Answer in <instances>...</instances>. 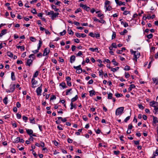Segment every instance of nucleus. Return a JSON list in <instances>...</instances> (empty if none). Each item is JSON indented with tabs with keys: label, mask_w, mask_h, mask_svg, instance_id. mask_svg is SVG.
Segmentation results:
<instances>
[{
	"label": "nucleus",
	"mask_w": 158,
	"mask_h": 158,
	"mask_svg": "<svg viewBox=\"0 0 158 158\" xmlns=\"http://www.w3.org/2000/svg\"><path fill=\"white\" fill-rule=\"evenodd\" d=\"M124 107H121L117 108L115 111V114L116 115H121L123 112Z\"/></svg>",
	"instance_id": "obj_1"
},
{
	"label": "nucleus",
	"mask_w": 158,
	"mask_h": 158,
	"mask_svg": "<svg viewBox=\"0 0 158 158\" xmlns=\"http://www.w3.org/2000/svg\"><path fill=\"white\" fill-rule=\"evenodd\" d=\"M140 56V54L138 51L135 52L134 54V58L133 59L135 60L136 61H137V59Z\"/></svg>",
	"instance_id": "obj_2"
},
{
	"label": "nucleus",
	"mask_w": 158,
	"mask_h": 158,
	"mask_svg": "<svg viewBox=\"0 0 158 158\" xmlns=\"http://www.w3.org/2000/svg\"><path fill=\"white\" fill-rule=\"evenodd\" d=\"M42 84L41 85L38 87L36 89V92L37 93V94L38 96H40L41 95V93L42 92Z\"/></svg>",
	"instance_id": "obj_3"
},
{
	"label": "nucleus",
	"mask_w": 158,
	"mask_h": 158,
	"mask_svg": "<svg viewBox=\"0 0 158 158\" xmlns=\"http://www.w3.org/2000/svg\"><path fill=\"white\" fill-rule=\"evenodd\" d=\"M10 87L9 90H6V91L7 93L13 92L15 89V84H13L12 86L10 85Z\"/></svg>",
	"instance_id": "obj_4"
},
{
	"label": "nucleus",
	"mask_w": 158,
	"mask_h": 158,
	"mask_svg": "<svg viewBox=\"0 0 158 158\" xmlns=\"http://www.w3.org/2000/svg\"><path fill=\"white\" fill-rule=\"evenodd\" d=\"M80 6L82 7L83 9L87 11H89L90 10V8L87 6L86 5L82 4H80Z\"/></svg>",
	"instance_id": "obj_5"
},
{
	"label": "nucleus",
	"mask_w": 158,
	"mask_h": 158,
	"mask_svg": "<svg viewBox=\"0 0 158 158\" xmlns=\"http://www.w3.org/2000/svg\"><path fill=\"white\" fill-rule=\"evenodd\" d=\"M32 60L31 59H28L27 60V62L26 63V65L27 66H30L32 64Z\"/></svg>",
	"instance_id": "obj_6"
},
{
	"label": "nucleus",
	"mask_w": 158,
	"mask_h": 158,
	"mask_svg": "<svg viewBox=\"0 0 158 158\" xmlns=\"http://www.w3.org/2000/svg\"><path fill=\"white\" fill-rule=\"evenodd\" d=\"M31 82L32 85V87L33 88H35L36 86H34V85H35L37 83V81L35 80L34 78H32L31 80Z\"/></svg>",
	"instance_id": "obj_7"
},
{
	"label": "nucleus",
	"mask_w": 158,
	"mask_h": 158,
	"mask_svg": "<svg viewBox=\"0 0 158 158\" xmlns=\"http://www.w3.org/2000/svg\"><path fill=\"white\" fill-rule=\"evenodd\" d=\"M155 104H156L157 105H158V102L154 101H152L150 102V106H151L155 107V108L156 107V106L155 105Z\"/></svg>",
	"instance_id": "obj_8"
},
{
	"label": "nucleus",
	"mask_w": 158,
	"mask_h": 158,
	"mask_svg": "<svg viewBox=\"0 0 158 158\" xmlns=\"http://www.w3.org/2000/svg\"><path fill=\"white\" fill-rule=\"evenodd\" d=\"M50 52L49 50L47 48H45L44 52L43 55L44 56L47 55Z\"/></svg>",
	"instance_id": "obj_9"
},
{
	"label": "nucleus",
	"mask_w": 158,
	"mask_h": 158,
	"mask_svg": "<svg viewBox=\"0 0 158 158\" xmlns=\"http://www.w3.org/2000/svg\"><path fill=\"white\" fill-rule=\"evenodd\" d=\"M59 15V13H54L53 12V14L51 16V19H52L53 20L54 19L57 17L58 16V15Z\"/></svg>",
	"instance_id": "obj_10"
},
{
	"label": "nucleus",
	"mask_w": 158,
	"mask_h": 158,
	"mask_svg": "<svg viewBox=\"0 0 158 158\" xmlns=\"http://www.w3.org/2000/svg\"><path fill=\"white\" fill-rule=\"evenodd\" d=\"M26 132L27 134L29 135H31L33 133V131L31 129H26Z\"/></svg>",
	"instance_id": "obj_11"
},
{
	"label": "nucleus",
	"mask_w": 158,
	"mask_h": 158,
	"mask_svg": "<svg viewBox=\"0 0 158 158\" xmlns=\"http://www.w3.org/2000/svg\"><path fill=\"white\" fill-rule=\"evenodd\" d=\"M75 60V56L74 55H72L70 57V62L71 63H73Z\"/></svg>",
	"instance_id": "obj_12"
},
{
	"label": "nucleus",
	"mask_w": 158,
	"mask_h": 158,
	"mask_svg": "<svg viewBox=\"0 0 158 158\" xmlns=\"http://www.w3.org/2000/svg\"><path fill=\"white\" fill-rule=\"evenodd\" d=\"M89 50L93 52L95 51L97 52H99L98 51V49L97 48H89Z\"/></svg>",
	"instance_id": "obj_13"
},
{
	"label": "nucleus",
	"mask_w": 158,
	"mask_h": 158,
	"mask_svg": "<svg viewBox=\"0 0 158 158\" xmlns=\"http://www.w3.org/2000/svg\"><path fill=\"white\" fill-rule=\"evenodd\" d=\"M7 31L6 29H4L2 31L1 33H0V38L6 33Z\"/></svg>",
	"instance_id": "obj_14"
},
{
	"label": "nucleus",
	"mask_w": 158,
	"mask_h": 158,
	"mask_svg": "<svg viewBox=\"0 0 158 158\" xmlns=\"http://www.w3.org/2000/svg\"><path fill=\"white\" fill-rule=\"evenodd\" d=\"M158 123V120L156 117L153 116V123L156 124Z\"/></svg>",
	"instance_id": "obj_15"
},
{
	"label": "nucleus",
	"mask_w": 158,
	"mask_h": 158,
	"mask_svg": "<svg viewBox=\"0 0 158 158\" xmlns=\"http://www.w3.org/2000/svg\"><path fill=\"white\" fill-rule=\"evenodd\" d=\"M135 86L134 84H131L130 85V87L128 89L129 91H130L132 90V89H134L135 88Z\"/></svg>",
	"instance_id": "obj_16"
},
{
	"label": "nucleus",
	"mask_w": 158,
	"mask_h": 158,
	"mask_svg": "<svg viewBox=\"0 0 158 158\" xmlns=\"http://www.w3.org/2000/svg\"><path fill=\"white\" fill-rule=\"evenodd\" d=\"M11 79L12 81H15V73L13 72H12L11 73Z\"/></svg>",
	"instance_id": "obj_17"
},
{
	"label": "nucleus",
	"mask_w": 158,
	"mask_h": 158,
	"mask_svg": "<svg viewBox=\"0 0 158 158\" xmlns=\"http://www.w3.org/2000/svg\"><path fill=\"white\" fill-rule=\"evenodd\" d=\"M60 86L62 87L63 89L66 88L67 87V86L66 85L65 83L64 82H62L60 84Z\"/></svg>",
	"instance_id": "obj_18"
},
{
	"label": "nucleus",
	"mask_w": 158,
	"mask_h": 158,
	"mask_svg": "<svg viewBox=\"0 0 158 158\" xmlns=\"http://www.w3.org/2000/svg\"><path fill=\"white\" fill-rule=\"evenodd\" d=\"M51 7L54 9L55 11H60L58 9L56 8V6H55L54 5H52L51 6Z\"/></svg>",
	"instance_id": "obj_19"
},
{
	"label": "nucleus",
	"mask_w": 158,
	"mask_h": 158,
	"mask_svg": "<svg viewBox=\"0 0 158 158\" xmlns=\"http://www.w3.org/2000/svg\"><path fill=\"white\" fill-rule=\"evenodd\" d=\"M20 137H17L13 141V143H18L19 142Z\"/></svg>",
	"instance_id": "obj_20"
},
{
	"label": "nucleus",
	"mask_w": 158,
	"mask_h": 158,
	"mask_svg": "<svg viewBox=\"0 0 158 158\" xmlns=\"http://www.w3.org/2000/svg\"><path fill=\"white\" fill-rule=\"evenodd\" d=\"M89 95L90 96H92L96 94L95 92L93 90H91L89 91Z\"/></svg>",
	"instance_id": "obj_21"
},
{
	"label": "nucleus",
	"mask_w": 158,
	"mask_h": 158,
	"mask_svg": "<svg viewBox=\"0 0 158 158\" xmlns=\"http://www.w3.org/2000/svg\"><path fill=\"white\" fill-rule=\"evenodd\" d=\"M72 89L71 88L66 90V95H68L69 93H70V94H71L72 93L71 92V91H72Z\"/></svg>",
	"instance_id": "obj_22"
},
{
	"label": "nucleus",
	"mask_w": 158,
	"mask_h": 158,
	"mask_svg": "<svg viewBox=\"0 0 158 158\" xmlns=\"http://www.w3.org/2000/svg\"><path fill=\"white\" fill-rule=\"evenodd\" d=\"M78 98V97L77 95H76V96L72 98L71 99V102H73L75 101Z\"/></svg>",
	"instance_id": "obj_23"
},
{
	"label": "nucleus",
	"mask_w": 158,
	"mask_h": 158,
	"mask_svg": "<svg viewBox=\"0 0 158 158\" xmlns=\"http://www.w3.org/2000/svg\"><path fill=\"white\" fill-rule=\"evenodd\" d=\"M57 118L59 120L61 119V120L63 122H65L67 121V119H66V118H62L61 117H58Z\"/></svg>",
	"instance_id": "obj_24"
},
{
	"label": "nucleus",
	"mask_w": 158,
	"mask_h": 158,
	"mask_svg": "<svg viewBox=\"0 0 158 158\" xmlns=\"http://www.w3.org/2000/svg\"><path fill=\"white\" fill-rule=\"evenodd\" d=\"M121 24L122 25H123L124 27H125L128 26V24L126 22H121Z\"/></svg>",
	"instance_id": "obj_25"
},
{
	"label": "nucleus",
	"mask_w": 158,
	"mask_h": 158,
	"mask_svg": "<svg viewBox=\"0 0 158 158\" xmlns=\"http://www.w3.org/2000/svg\"><path fill=\"white\" fill-rule=\"evenodd\" d=\"M110 2L109 1H106L105 3V7H106L107 6L110 5Z\"/></svg>",
	"instance_id": "obj_26"
},
{
	"label": "nucleus",
	"mask_w": 158,
	"mask_h": 158,
	"mask_svg": "<svg viewBox=\"0 0 158 158\" xmlns=\"http://www.w3.org/2000/svg\"><path fill=\"white\" fill-rule=\"evenodd\" d=\"M152 80L154 83H156V85H158V79L156 78H153L152 79Z\"/></svg>",
	"instance_id": "obj_27"
},
{
	"label": "nucleus",
	"mask_w": 158,
	"mask_h": 158,
	"mask_svg": "<svg viewBox=\"0 0 158 158\" xmlns=\"http://www.w3.org/2000/svg\"><path fill=\"white\" fill-rule=\"evenodd\" d=\"M7 55L8 56H9L10 57L12 58L13 56V54L11 52H10L9 51H8L7 52Z\"/></svg>",
	"instance_id": "obj_28"
},
{
	"label": "nucleus",
	"mask_w": 158,
	"mask_h": 158,
	"mask_svg": "<svg viewBox=\"0 0 158 158\" xmlns=\"http://www.w3.org/2000/svg\"><path fill=\"white\" fill-rule=\"evenodd\" d=\"M105 7L106 8V11L107 10H110L112 9L111 6L110 5H109L106 6V7Z\"/></svg>",
	"instance_id": "obj_29"
},
{
	"label": "nucleus",
	"mask_w": 158,
	"mask_h": 158,
	"mask_svg": "<svg viewBox=\"0 0 158 158\" xmlns=\"http://www.w3.org/2000/svg\"><path fill=\"white\" fill-rule=\"evenodd\" d=\"M127 32V31L125 29H124L123 31L120 33V34L122 35H124L125 33Z\"/></svg>",
	"instance_id": "obj_30"
},
{
	"label": "nucleus",
	"mask_w": 158,
	"mask_h": 158,
	"mask_svg": "<svg viewBox=\"0 0 158 158\" xmlns=\"http://www.w3.org/2000/svg\"><path fill=\"white\" fill-rule=\"evenodd\" d=\"M119 69V67H117L116 68H111V70L113 72H114L116 71Z\"/></svg>",
	"instance_id": "obj_31"
},
{
	"label": "nucleus",
	"mask_w": 158,
	"mask_h": 158,
	"mask_svg": "<svg viewBox=\"0 0 158 158\" xmlns=\"http://www.w3.org/2000/svg\"><path fill=\"white\" fill-rule=\"evenodd\" d=\"M7 99L8 98L7 97H5L3 100V102L6 105L7 103Z\"/></svg>",
	"instance_id": "obj_32"
},
{
	"label": "nucleus",
	"mask_w": 158,
	"mask_h": 158,
	"mask_svg": "<svg viewBox=\"0 0 158 158\" xmlns=\"http://www.w3.org/2000/svg\"><path fill=\"white\" fill-rule=\"evenodd\" d=\"M112 62L113 63L114 65L115 66H118V63L116 61L115 59H113L112 60Z\"/></svg>",
	"instance_id": "obj_33"
},
{
	"label": "nucleus",
	"mask_w": 158,
	"mask_h": 158,
	"mask_svg": "<svg viewBox=\"0 0 158 158\" xmlns=\"http://www.w3.org/2000/svg\"><path fill=\"white\" fill-rule=\"evenodd\" d=\"M70 106H71V108L70 109L72 110L73 109V108H74L75 109H76V106L75 105H73V103L72 102H71L70 103Z\"/></svg>",
	"instance_id": "obj_34"
},
{
	"label": "nucleus",
	"mask_w": 158,
	"mask_h": 158,
	"mask_svg": "<svg viewBox=\"0 0 158 158\" xmlns=\"http://www.w3.org/2000/svg\"><path fill=\"white\" fill-rule=\"evenodd\" d=\"M30 40L32 42H35L36 40V39L33 37L31 36L30 37Z\"/></svg>",
	"instance_id": "obj_35"
},
{
	"label": "nucleus",
	"mask_w": 158,
	"mask_h": 158,
	"mask_svg": "<svg viewBox=\"0 0 158 158\" xmlns=\"http://www.w3.org/2000/svg\"><path fill=\"white\" fill-rule=\"evenodd\" d=\"M107 94H108V99H111L112 98V95L113 94L111 93H109V94L107 93Z\"/></svg>",
	"instance_id": "obj_36"
},
{
	"label": "nucleus",
	"mask_w": 158,
	"mask_h": 158,
	"mask_svg": "<svg viewBox=\"0 0 158 158\" xmlns=\"http://www.w3.org/2000/svg\"><path fill=\"white\" fill-rule=\"evenodd\" d=\"M28 119V118L27 117H26L24 115L23 116V119L25 122H26L27 121Z\"/></svg>",
	"instance_id": "obj_37"
},
{
	"label": "nucleus",
	"mask_w": 158,
	"mask_h": 158,
	"mask_svg": "<svg viewBox=\"0 0 158 158\" xmlns=\"http://www.w3.org/2000/svg\"><path fill=\"white\" fill-rule=\"evenodd\" d=\"M68 31L69 34V35H73L74 32L72 31V30L71 29H68Z\"/></svg>",
	"instance_id": "obj_38"
},
{
	"label": "nucleus",
	"mask_w": 158,
	"mask_h": 158,
	"mask_svg": "<svg viewBox=\"0 0 158 158\" xmlns=\"http://www.w3.org/2000/svg\"><path fill=\"white\" fill-rule=\"evenodd\" d=\"M39 74V72L37 71H36L35 73L33 78L36 77H37Z\"/></svg>",
	"instance_id": "obj_39"
},
{
	"label": "nucleus",
	"mask_w": 158,
	"mask_h": 158,
	"mask_svg": "<svg viewBox=\"0 0 158 158\" xmlns=\"http://www.w3.org/2000/svg\"><path fill=\"white\" fill-rule=\"evenodd\" d=\"M73 68L77 70L79 69H81V65H80L77 66H73Z\"/></svg>",
	"instance_id": "obj_40"
},
{
	"label": "nucleus",
	"mask_w": 158,
	"mask_h": 158,
	"mask_svg": "<svg viewBox=\"0 0 158 158\" xmlns=\"http://www.w3.org/2000/svg\"><path fill=\"white\" fill-rule=\"evenodd\" d=\"M98 17H100V19H102L104 17V15L101 13H98Z\"/></svg>",
	"instance_id": "obj_41"
},
{
	"label": "nucleus",
	"mask_w": 158,
	"mask_h": 158,
	"mask_svg": "<svg viewBox=\"0 0 158 158\" xmlns=\"http://www.w3.org/2000/svg\"><path fill=\"white\" fill-rule=\"evenodd\" d=\"M116 36V33L115 32L113 31V34L112 35V39L113 40L115 38Z\"/></svg>",
	"instance_id": "obj_42"
},
{
	"label": "nucleus",
	"mask_w": 158,
	"mask_h": 158,
	"mask_svg": "<svg viewBox=\"0 0 158 158\" xmlns=\"http://www.w3.org/2000/svg\"><path fill=\"white\" fill-rule=\"evenodd\" d=\"M66 33V31L65 30H64V31L61 32L60 33V35H64Z\"/></svg>",
	"instance_id": "obj_43"
},
{
	"label": "nucleus",
	"mask_w": 158,
	"mask_h": 158,
	"mask_svg": "<svg viewBox=\"0 0 158 158\" xmlns=\"http://www.w3.org/2000/svg\"><path fill=\"white\" fill-rule=\"evenodd\" d=\"M29 57L31 59V58L33 59H35V56L34 54H31L29 56Z\"/></svg>",
	"instance_id": "obj_44"
},
{
	"label": "nucleus",
	"mask_w": 158,
	"mask_h": 158,
	"mask_svg": "<svg viewBox=\"0 0 158 158\" xmlns=\"http://www.w3.org/2000/svg\"><path fill=\"white\" fill-rule=\"evenodd\" d=\"M124 69L125 70L128 71L130 69V67L129 66L126 65Z\"/></svg>",
	"instance_id": "obj_45"
},
{
	"label": "nucleus",
	"mask_w": 158,
	"mask_h": 158,
	"mask_svg": "<svg viewBox=\"0 0 158 158\" xmlns=\"http://www.w3.org/2000/svg\"><path fill=\"white\" fill-rule=\"evenodd\" d=\"M29 119L30 120V122L31 123H32L33 124H35V121L34 118H33L32 119L29 118Z\"/></svg>",
	"instance_id": "obj_46"
},
{
	"label": "nucleus",
	"mask_w": 158,
	"mask_h": 158,
	"mask_svg": "<svg viewBox=\"0 0 158 158\" xmlns=\"http://www.w3.org/2000/svg\"><path fill=\"white\" fill-rule=\"evenodd\" d=\"M153 36V35L152 34H150L148 35L147 36V37L149 39L152 38Z\"/></svg>",
	"instance_id": "obj_47"
},
{
	"label": "nucleus",
	"mask_w": 158,
	"mask_h": 158,
	"mask_svg": "<svg viewBox=\"0 0 158 158\" xmlns=\"http://www.w3.org/2000/svg\"><path fill=\"white\" fill-rule=\"evenodd\" d=\"M111 46L113 47V48H117V46L116 45V44L115 43H113L112 44Z\"/></svg>",
	"instance_id": "obj_48"
},
{
	"label": "nucleus",
	"mask_w": 158,
	"mask_h": 158,
	"mask_svg": "<svg viewBox=\"0 0 158 158\" xmlns=\"http://www.w3.org/2000/svg\"><path fill=\"white\" fill-rule=\"evenodd\" d=\"M118 5L119 6H121L122 5L125 6V2H122L121 1H119Z\"/></svg>",
	"instance_id": "obj_49"
},
{
	"label": "nucleus",
	"mask_w": 158,
	"mask_h": 158,
	"mask_svg": "<svg viewBox=\"0 0 158 158\" xmlns=\"http://www.w3.org/2000/svg\"><path fill=\"white\" fill-rule=\"evenodd\" d=\"M82 72V69H79L76 70V73H80Z\"/></svg>",
	"instance_id": "obj_50"
},
{
	"label": "nucleus",
	"mask_w": 158,
	"mask_h": 158,
	"mask_svg": "<svg viewBox=\"0 0 158 158\" xmlns=\"http://www.w3.org/2000/svg\"><path fill=\"white\" fill-rule=\"evenodd\" d=\"M115 96L117 98H119V97H121L123 96V94H115Z\"/></svg>",
	"instance_id": "obj_51"
},
{
	"label": "nucleus",
	"mask_w": 158,
	"mask_h": 158,
	"mask_svg": "<svg viewBox=\"0 0 158 158\" xmlns=\"http://www.w3.org/2000/svg\"><path fill=\"white\" fill-rule=\"evenodd\" d=\"M99 76H102V78H103V77L102 76V75H103V71L102 70L99 71Z\"/></svg>",
	"instance_id": "obj_52"
},
{
	"label": "nucleus",
	"mask_w": 158,
	"mask_h": 158,
	"mask_svg": "<svg viewBox=\"0 0 158 158\" xmlns=\"http://www.w3.org/2000/svg\"><path fill=\"white\" fill-rule=\"evenodd\" d=\"M53 11L52 10L50 12H48L47 13H46V14L47 15H52L53 14Z\"/></svg>",
	"instance_id": "obj_53"
},
{
	"label": "nucleus",
	"mask_w": 158,
	"mask_h": 158,
	"mask_svg": "<svg viewBox=\"0 0 158 158\" xmlns=\"http://www.w3.org/2000/svg\"><path fill=\"white\" fill-rule=\"evenodd\" d=\"M31 151H32V152L33 154L34 155V156L35 157H37V155L36 154L34 150H33V149L31 150Z\"/></svg>",
	"instance_id": "obj_54"
},
{
	"label": "nucleus",
	"mask_w": 158,
	"mask_h": 158,
	"mask_svg": "<svg viewBox=\"0 0 158 158\" xmlns=\"http://www.w3.org/2000/svg\"><path fill=\"white\" fill-rule=\"evenodd\" d=\"M130 116L127 117L124 120V121L127 123V121L129 120L130 118Z\"/></svg>",
	"instance_id": "obj_55"
},
{
	"label": "nucleus",
	"mask_w": 158,
	"mask_h": 158,
	"mask_svg": "<svg viewBox=\"0 0 158 158\" xmlns=\"http://www.w3.org/2000/svg\"><path fill=\"white\" fill-rule=\"evenodd\" d=\"M125 77L126 78H127L129 77L130 75L128 73H127L125 72Z\"/></svg>",
	"instance_id": "obj_56"
},
{
	"label": "nucleus",
	"mask_w": 158,
	"mask_h": 158,
	"mask_svg": "<svg viewBox=\"0 0 158 158\" xmlns=\"http://www.w3.org/2000/svg\"><path fill=\"white\" fill-rule=\"evenodd\" d=\"M16 116L18 118L20 119L21 118V114H19V113H17L16 114Z\"/></svg>",
	"instance_id": "obj_57"
},
{
	"label": "nucleus",
	"mask_w": 158,
	"mask_h": 158,
	"mask_svg": "<svg viewBox=\"0 0 158 158\" xmlns=\"http://www.w3.org/2000/svg\"><path fill=\"white\" fill-rule=\"evenodd\" d=\"M67 141L69 143H71L73 142V140L69 138L68 139Z\"/></svg>",
	"instance_id": "obj_58"
},
{
	"label": "nucleus",
	"mask_w": 158,
	"mask_h": 158,
	"mask_svg": "<svg viewBox=\"0 0 158 158\" xmlns=\"http://www.w3.org/2000/svg\"><path fill=\"white\" fill-rule=\"evenodd\" d=\"M114 154L116 155H119L120 153V151H114Z\"/></svg>",
	"instance_id": "obj_59"
},
{
	"label": "nucleus",
	"mask_w": 158,
	"mask_h": 158,
	"mask_svg": "<svg viewBox=\"0 0 158 158\" xmlns=\"http://www.w3.org/2000/svg\"><path fill=\"white\" fill-rule=\"evenodd\" d=\"M133 127V126L132 125V124H130L128 126V130H131L132 129Z\"/></svg>",
	"instance_id": "obj_60"
},
{
	"label": "nucleus",
	"mask_w": 158,
	"mask_h": 158,
	"mask_svg": "<svg viewBox=\"0 0 158 158\" xmlns=\"http://www.w3.org/2000/svg\"><path fill=\"white\" fill-rule=\"evenodd\" d=\"M81 8H79L77 9V10L75 11V13H77L79 12H81Z\"/></svg>",
	"instance_id": "obj_61"
},
{
	"label": "nucleus",
	"mask_w": 158,
	"mask_h": 158,
	"mask_svg": "<svg viewBox=\"0 0 158 158\" xmlns=\"http://www.w3.org/2000/svg\"><path fill=\"white\" fill-rule=\"evenodd\" d=\"M18 3L20 6H23V4L21 1H19Z\"/></svg>",
	"instance_id": "obj_62"
},
{
	"label": "nucleus",
	"mask_w": 158,
	"mask_h": 158,
	"mask_svg": "<svg viewBox=\"0 0 158 158\" xmlns=\"http://www.w3.org/2000/svg\"><path fill=\"white\" fill-rule=\"evenodd\" d=\"M89 35L92 37H94L95 35L93 32H90L89 34Z\"/></svg>",
	"instance_id": "obj_63"
},
{
	"label": "nucleus",
	"mask_w": 158,
	"mask_h": 158,
	"mask_svg": "<svg viewBox=\"0 0 158 158\" xmlns=\"http://www.w3.org/2000/svg\"><path fill=\"white\" fill-rule=\"evenodd\" d=\"M21 106V104L19 103V102H18L16 103V106L17 107L19 108H20Z\"/></svg>",
	"instance_id": "obj_64"
}]
</instances>
